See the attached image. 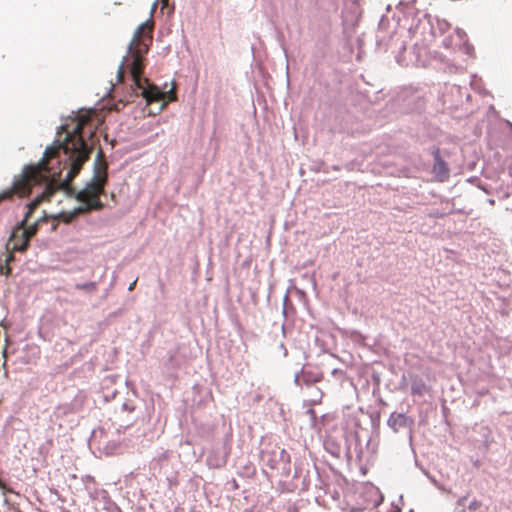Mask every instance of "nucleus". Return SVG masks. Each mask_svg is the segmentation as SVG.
Masks as SVG:
<instances>
[{
    "label": "nucleus",
    "mask_w": 512,
    "mask_h": 512,
    "mask_svg": "<svg viewBox=\"0 0 512 512\" xmlns=\"http://www.w3.org/2000/svg\"><path fill=\"white\" fill-rule=\"evenodd\" d=\"M90 121L89 114L78 116L71 124L62 126L66 136L62 143L48 147L43 159L37 164L24 166L11 188L0 193V203L14 196H28L36 187L42 192L31 201L22 225L43 201H50L59 190H68L70 182L79 174L89 159L91 149L83 138V131Z\"/></svg>",
    "instance_id": "nucleus-1"
},
{
    "label": "nucleus",
    "mask_w": 512,
    "mask_h": 512,
    "mask_svg": "<svg viewBox=\"0 0 512 512\" xmlns=\"http://www.w3.org/2000/svg\"><path fill=\"white\" fill-rule=\"evenodd\" d=\"M154 22L148 20L142 23L135 31L132 41L129 44L128 55L124 57L120 64L117 77L118 81L124 79L125 69L128 68L137 90L146 99L147 103L160 102L165 106L168 102L176 100V93L172 89L168 92L161 91L157 86L149 83L147 78H142L144 71V56L149 51L153 41Z\"/></svg>",
    "instance_id": "nucleus-2"
},
{
    "label": "nucleus",
    "mask_w": 512,
    "mask_h": 512,
    "mask_svg": "<svg viewBox=\"0 0 512 512\" xmlns=\"http://www.w3.org/2000/svg\"><path fill=\"white\" fill-rule=\"evenodd\" d=\"M108 164L102 149H99L93 166V177L85 187L76 194V199L81 203L74 211L75 214H86L91 211H100L104 204L100 195L104 193L108 179Z\"/></svg>",
    "instance_id": "nucleus-3"
},
{
    "label": "nucleus",
    "mask_w": 512,
    "mask_h": 512,
    "mask_svg": "<svg viewBox=\"0 0 512 512\" xmlns=\"http://www.w3.org/2000/svg\"><path fill=\"white\" fill-rule=\"evenodd\" d=\"M37 226L32 225L22 230L21 232V242H14L13 250L24 252L27 250L30 239L36 234ZM17 235L16 232L13 234V240L16 241Z\"/></svg>",
    "instance_id": "nucleus-4"
},
{
    "label": "nucleus",
    "mask_w": 512,
    "mask_h": 512,
    "mask_svg": "<svg viewBox=\"0 0 512 512\" xmlns=\"http://www.w3.org/2000/svg\"><path fill=\"white\" fill-rule=\"evenodd\" d=\"M14 259V255L12 252L8 253L5 259V263H0V274H5L6 276L10 275L11 268L9 267V263Z\"/></svg>",
    "instance_id": "nucleus-5"
},
{
    "label": "nucleus",
    "mask_w": 512,
    "mask_h": 512,
    "mask_svg": "<svg viewBox=\"0 0 512 512\" xmlns=\"http://www.w3.org/2000/svg\"><path fill=\"white\" fill-rule=\"evenodd\" d=\"M426 390V386L422 381L414 382L411 386V392L413 395H423Z\"/></svg>",
    "instance_id": "nucleus-6"
},
{
    "label": "nucleus",
    "mask_w": 512,
    "mask_h": 512,
    "mask_svg": "<svg viewBox=\"0 0 512 512\" xmlns=\"http://www.w3.org/2000/svg\"><path fill=\"white\" fill-rule=\"evenodd\" d=\"M75 288L78 290H84L89 293H93L97 290V284L95 282H87L83 284H76Z\"/></svg>",
    "instance_id": "nucleus-7"
},
{
    "label": "nucleus",
    "mask_w": 512,
    "mask_h": 512,
    "mask_svg": "<svg viewBox=\"0 0 512 512\" xmlns=\"http://www.w3.org/2000/svg\"><path fill=\"white\" fill-rule=\"evenodd\" d=\"M434 169L435 170H439V171H444L445 174H448V169L446 168V164L440 158H437V161H436V163L434 165Z\"/></svg>",
    "instance_id": "nucleus-8"
},
{
    "label": "nucleus",
    "mask_w": 512,
    "mask_h": 512,
    "mask_svg": "<svg viewBox=\"0 0 512 512\" xmlns=\"http://www.w3.org/2000/svg\"><path fill=\"white\" fill-rule=\"evenodd\" d=\"M481 506H482V503L480 501L474 499L473 501L470 502V504L468 506V509L471 510V511H476Z\"/></svg>",
    "instance_id": "nucleus-9"
},
{
    "label": "nucleus",
    "mask_w": 512,
    "mask_h": 512,
    "mask_svg": "<svg viewBox=\"0 0 512 512\" xmlns=\"http://www.w3.org/2000/svg\"><path fill=\"white\" fill-rule=\"evenodd\" d=\"M136 282H137V280H135L134 282H132V283L130 284V286H129V288H128V290H129V291L134 290L135 285H136Z\"/></svg>",
    "instance_id": "nucleus-10"
},
{
    "label": "nucleus",
    "mask_w": 512,
    "mask_h": 512,
    "mask_svg": "<svg viewBox=\"0 0 512 512\" xmlns=\"http://www.w3.org/2000/svg\"><path fill=\"white\" fill-rule=\"evenodd\" d=\"M6 354H7V349L5 348V349L3 350V356H4V357H6Z\"/></svg>",
    "instance_id": "nucleus-11"
},
{
    "label": "nucleus",
    "mask_w": 512,
    "mask_h": 512,
    "mask_svg": "<svg viewBox=\"0 0 512 512\" xmlns=\"http://www.w3.org/2000/svg\"><path fill=\"white\" fill-rule=\"evenodd\" d=\"M164 4H166L168 2V0H161Z\"/></svg>",
    "instance_id": "nucleus-12"
}]
</instances>
